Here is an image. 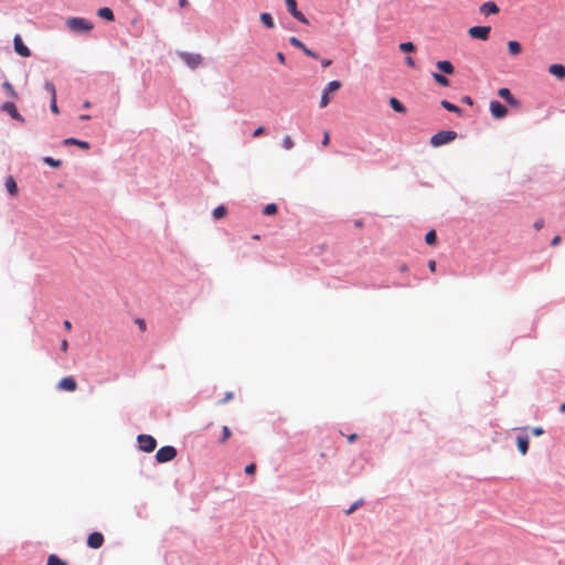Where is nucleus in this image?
Listing matches in <instances>:
<instances>
[{
	"label": "nucleus",
	"mask_w": 565,
	"mask_h": 565,
	"mask_svg": "<svg viewBox=\"0 0 565 565\" xmlns=\"http://www.w3.org/2000/svg\"><path fill=\"white\" fill-rule=\"evenodd\" d=\"M461 100L469 106L473 105V100L470 96H463Z\"/></svg>",
	"instance_id": "obj_44"
},
{
	"label": "nucleus",
	"mask_w": 565,
	"mask_h": 565,
	"mask_svg": "<svg viewBox=\"0 0 565 565\" xmlns=\"http://www.w3.org/2000/svg\"><path fill=\"white\" fill-rule=\"evenodd\" d=\"M57 388L61 391L75 392L77 388V383L74 377L66 376L58 382Z\"/></svg>",
	"instance_id": "obj_10"
},
{
	"label": "nucleus",
	"mask_w": 565,
	"mask_h": 565,
	"mask_svg": "<svg viewBox=\"0 0 565 565\" xmlns=\"http://www.w3.org/2000/svg\"><path fill=\"white\" fill-rule=\"evenodd\" d=\"M253 238L254 239H259V236L258 235H254Z\"/></svg>",
	"instance_id": "obj_61"
},
{
	"label": "nucleus",
	"mask_w": 565,
	"mask_h": 565,
	"mask_svg": "<svg viewBox=\"0 0 565 565\" xmlns=\"http://www.w3.org/2000/svg\"><path fill=\"white\" fill-rule=\"evenodd\" d=\"M559 243H561V236L557 235V236L553 237L551 245L557 246Z\"/></svg>",
	"instance_id": "obj_46"
},
{
	"label": "nucleus",
	"mask_w": 565,
	"mask_h": 565,
	"mask_svg": "<svg viewBox=\"0 0 565 565\" xmlns=\"http://www.w3.org/2000/svg\"><path fill=\"white\" fill-rule=\"evenodd\" d=\"M232 397H233V394H232V393H227V394H226V397L224 398V401H223V402H227V401H230Z\"/></svg>",
	"instance_id": "obj_57"
},
{
	"label": "nucleus",
	"mask_w": 565,
	"mask_h": 565,
	"mask_svg": "<svg viewBox=\"0 0 565 565\" xmlns=\"http://www.w3.org/2000/svg\"><path fill=\"white\" fill-rule=\"evenodd\" d=\"M561 412H565V402L561 405Z\"/></svg>",
	"instance_id": "obj_60"
},
{
	"label": "nucleus",
	"mask_w": 565,
	"mask_h": 565,
	"mask_svg": "<svg viewBox=\"0 0 565 565\" xmlns=\"http://www.w3.org/2000/svg\"><path fill=\"white\" fill-rule=\"evenodd\" d=\"M177 449L173 446H164L157 451L156 459L159 462H168L173 460L177 457Z\"/></svg>",
	"instance_id": "obj_4"
},
{
	"label": "nucleus",
	"mask_w": 565,
	"mask_h": 565,
	"mask_svg": "<svg viewBox=\"0 0 565 565\" xmlns=\"http://www.w3.org/2000/svg\"><path fill=\"white\" fill-rule=\"evenodd\" d=\"M456 137H457V132L456 131H452V130H441V131L435 134L431 137L430 143L434 147H440V146H444L446 143L451 142L452 140L456 139Z\"/></svg>",
	"instance_id": "obj_1"
},
{
	"label": "nucleus",
	"mask_w": 565,
	"mask_h": 565,
	"mask_svg": "<svg viewBox=\"0 0 565 565\" xmlns=\"http://www.w3.org/2000/svg\"><path fill=\"white\" fill-rule=\"evenodd\" d=\"M329 142H330V136H329V132L326 131L324 135H323L322 145L323 146H328Z\"/></svg>",
	"instance_id": "obj_43"
},
{
	"label": "nucleus",
	"mask_w": 565,
	"mask_h": 565,
	"mask_svg": "<svg viewBox=\"0 0 565 565\" xmlns=\"http://www.w3.org/2000/svg\"><path fill=\"white\" fill-rule=\"evenodd\" d=\"M363 501L362 500H359L356 502H354L347 511H345V514L349 515L351 514L353 511H355L360 505H362Z\"/></svg>",
	"instance_id": "obj_38"
},
{
	"label": "nucleus",
	"mask_w": 565,
	"mask_h": 565,
	"mask_svg": "<svg viewBox=\"0 0 565 565\" xmlns=\"http://www.w3.org/2000/svg\"><path fill=\"white\" fill-rule=\"evenodd\" d=\"M286 6L289 11V13L299 22L308 24L309 21L307 18L297 9V1L296 0H286Z\"/></svg>",
	"instance_id": "obj_7"
},
{
	"label": "nucleus",
	"mask_w": 565,
	"mask_h": 565,
	"mask_svg": "<svg viewBox=\"0 0 565 565\" xmlns=\"http://www.w3.org/2000/svg\"><path fill=\"white\" fill-rule=\"evenodd\" d=\"M499 11V7L492 1L484 2L479 7V12L483 15L497 14Z\"/></svg>",
	"instance_id": "obj_14"
},
{
	"label": "nucleus",
	"mask_w": 565,
	"mask_h": 565,
	"mask_svg": "<svg viewBox=\"0 0 565 565\" xmlns=\"http://www.w3.org/2000/svg\"><path fill=\"white\" fill-rule=\"evenodd\" d=\"M548 72L556 76L558 79H562L565 77V67L562 64H552L548 67Z\"/></svg>",
	"instance_id": "obj_17"
},
{
	"label": "nucleus",
	"mask_w": 565,
	"mask_h": 565,
	"mask_svg": "<svg viewBox=\"0 0 565 565\" xmlns=\"http://www.w3.org/2000/svg\"><path fill=\"white\" fill-rule=\"evenodd\" d=\"M289 43L294 45L295 47H298L303 51V53L312 58H318V55L312 52L310 49H308L299 39L296 36H291L289 39Z\"/></svg>",
	"instance_id": "obj_15"
},
{
	"label": "nucleus",
	"mask_w": 565,
	"mask_h": 565,
	"mask_svg": "<svg viewBox=\"0 0 565 565\" xmlns=\"http://www.w3.org/2000/svg\"><path fill=\"white\" fill-rule=\"evenodd\" d=\"M356 435L355 434H351L349 437H348V440L349 443H353L355 439H356Z\"/></svg>",
	"instance_id": "obj_54"
},
{
	"label": "nucleus",
	"mask_w": 565,
	"mask_h": 565,
	"mask_svg": "<svg viewBox=\"0 0 565 565\" xmlns=\"http://www.w3.org/2000/svg\"><path fill=\"white\" fill-rule=\"evenodd\" d=\"M104 544V536L99 532H93L87 537V545L90 548H99Z\"/></svg>",
	"instance_id": "obj_13"
},
{
	"label": "nucleus",
	"mask_w": 565,
	"mask_h": 565,
	"mask_svg": "<svg viewBox=\"0 0 565 565\" xmlns=\"http://www.w3.org/2000/svg\"><path fill=\"white\" fill-rule=\"evenodd\" d=\"M259 19L262 23L267 26L268 29L275 28V22L270 13L264 12L260 13Z\"/></svg>",
	"instance_id": "obj_24"
},
{
	"label": "nucleus",
	"mask_w": 565,
	"mask_h": 565,
	"mask_svg": "<svg viewBox=\"0 0 565 565\" xmlns=\"http://www.w3.org/2000/svg\"><path fill=\"white\" fill-rule=\"evenodd\" d=\"M63 326H64V328H65L67 331H70V330L72 329V323H71L68 320H65V321L63 322Z\"/></svg>",
	"instance_id": "obj_52"
},
{
	"label": "nucleus",
	"mask_w": 565,
	"mask_h": 565,
	"mask_svg": "<svg viewBox=\"0 0 565 565\" xmlns=\"http://www.w3.org/2000/svg\"><path fill=\"white\" fill-rule=\"evenodd\" d=\"M263 213L265 215H274V214H276L277 213V205L275 203L267 204L264 207Z\"/></svg>",
	"instance_id": "obj_33"
},
{
	"label": "nucleus",
	"mask_w": 565,
	"mask_h": 565,
	"mask_svg": "<svg viewBox=\"0 0 565 565\" xmlns=\"http://www.w3.org/2000/svg\"><path fill=\"white\" fill-rule=\"evenodd\" d=\"M67 26L74 32H88L93 29V24L84 18L68 19Z\"/></svg>",
	"instance_id": "obj_2"
},
{
	"label": "nucleus",
	"mask_w": 565,
	"mask_h": 565,
	"mask_svg": "<svg viewBox=\"0 0 565 565\" xmlns=\"http://www.w3.org/2000/svg\"><path fill=\"white\" fill-rule=\"evenodd\" d=\"M399 270L401 271H406L407 270V266L405 264L401 265Z\"/></svg>",
	"instance_id": "obj_58"
},
{
	"label": "nucleus",
	"mask_w": 565,
	"mask_h": 565,
	"mask_svg": "<svg viewBox=\"0 0 565 565\" xmlns=\"http://www.w3.org/2000/svg\"><path fill=\"white\" fill-rule=\"evenodd\" d=\"M265 132V128L263 126L256 128L253 132V137H259Z\"/></svg>",
	"instance_id": "obj_41"
},
{
	"label": "nucleus",
	"mask_w": 565,
	"mask_h": 565,
	"mask_svg": "<svg viewBox=\"0 0 565 565\" xmlns=\"http://www.w3.org/2000/svg\"><path fill=\"white\" fill-rule=\"evenodd\" d=\"M98 15L107 21H114L115 15L110 8L104 7L98 10Z\"/></svg>",
	"instance_id": "obj_23"
},
{
	"label": "nucleus",
	"mask_w": 565,
	"mask_h": 565,
	"mask_svg": "<svg viewBox=\"0 0 565 565\" xmlns=\"http://www.w3.org/2000/svg\"><path fill=\"white\" fill-rule=\"evenodd\" d=\"M232 436V433L227 426H223L222 428V438L220 439L221 444H224L230 437Z\"/></svg>",
	"instance_id": "obj_35"
},
{
	"label": "nucleus",
	"mask_w": 565,
	"mask_h": 565,
	"mask_svg": "<svg viewBox=\"0 0 565 565\" xmlns=\"http://www.w3.org/2000/svg\"><path fill=\"white\" fill-rule=\"evenodd\" d=\"M399 50L402 52H414L415 45L412 42H403L399 44Z\"/></svg>",
	"instance_id": "obj_34"
},
{
	"label": "nucleus",
	"mask_w": 565,
	"mask_h": 565,
	"mask_svg": "<svg viewBox=\"0 0 565 565\" xmlns=\"http://www.w3.org/2000/svg\"><path fill=\"white\" fill-rule=\"evenodd\" d=\"M1 110L8 113L13 119L23 122L24 118L19 114L13 103L7 102L1 106Z\"/></svg>",
	"instance_id": "obj_12"
},
{
	"label": "nucleus",
	"mask_w": 565,
	"mask_h": 565,
	"mask_svg": "<svg viewBox=\"0 0 565 565\" xmlns=\"http://www.w3.org/2000/svg\"><path fill=\"white\" fill-rule=\"evenodd\" d=\"M428 267L430 269V271H435L436 270V262L435 260H429L428 262Z\"/></svg>",
	"instance_id": "obj_49"
},
{
	"label": "nucleus",
	"mask_w": 565,
	"mask_h": 565,
	"mask_svg": "<svg viewBox=\"0 0 565 565\" xmlns=\"http://www.w3.org/2000/svg\"><path fill=\"white\" fill-rule=\"evenodd\" d=\"M2 87L6 89V92L8 93V95L11 97V98H17L18 97V94L17 92L14 90L13 86L11 85V83L9 82H4Z\"/></svg>",
	"instance_id": "obj_30"
},
{
	"label": "nucleus",
	"mask_w": 565,
	"mask_h": 565,
	"mask_svg": "<svg viewBox=\"0 0 565 565\" xmlns=\"http://www.w3.org/2000/svg\"><path fill=\"white\" fill-rule=\"evenodd\" d=\"M180 57L191 68L198 67L201 64V62H202V57H201L200 54L182 52V53H180Z\"/></svg>",
	"instance_id": "obj_8"
},
{
	"label": "nucleus",
	"mask_w": 565,
	"mask_h": 565,
	"mask_svg": "<svg viewBox=\"0 0 565 565\" xmlns=\"http://www.w3.org/2000/svg\"><path fill=\"white\" fill-rule=\"evenodd\" d=\"M331 63H332V62H331V60H323V61L321 62V64H322V66H323V67H328V66H330V65H331Z\"/></svg>",
	"instance_id": "obj_53"
},
{
	"label": "nucleus",
	"mask_w": 565,
	"mask_h": 565,
	"mask_svg": "<svg viewBox=\"0 0 565 565\" xmlns=\"http://www.w3.org/2000/svg\"><path fill=\"white\" fill-rule=\"evenodd\" d=\"M405 61H406V64H407L408 66H411V67H414V66H415V62H414L413 57L407 56V57L405 58Z\"/></svg>",
	"instance_id": "obj_48"
},
{
	"label": "nucleus",
	"mask_w": 565,
	"mask_h": 565,
	"mask_svg": "<svg viewBox=\"0 0 565 565\" xmlns=\"http://www.w3.org/2000/svg\"><path fill=\"white\" fill-rule=\"evenodd\" d=\"M67 349H68V342H67V340H62V342H61V350H62L63 352H66V351H67Z\"/></svg>",
	"instance_id": "obj_45"
},
{
	"label": "nucleus",
	"mask_w": 565,
	"mask_h": 565,
	"mask_svg": "<svg viewBox=\"0 0 565 565\" xmlns=\"http://www.w3.org/2000/svg\"><path fill=\"white\" fill-rule=\"evenodd\" d=\"M518 449L522 455H525L529 449V438L519 436L516 438Z\"/></svg>",
	"instance_id": "obj_22"
},
{
	"label": "nucleus",
	"mask_w": 565,
	"mask_h": 565,
	"mask_svg": "<svg viewBox=\"0 0 565 565\" xmlns=\"http://www.w3.org/2000/svg\"><path fill=\"white\" fill-rule=\"evenodd\" d=\"M282 147L286 149V150H290L292 149L294 147V141L291 139L290 136H286L284 139H282Z\"/></svg>",
	"instance_id": "obj_36"
},
{
	"label": "nucleus",
	"mask_w": 565,
	"mask_h": 565,
	"mask_svg": "<svg viewBox=\"0 0 565 565\" xmlns=\"http://www.w3.org/2000/svg\"><path fill=\"white\" fill-rule=\"evenodd\" d=\"M63 143L64 145H75L85 150L89 149V147H90L87 141H82L76 138H66V139H64Z\"/></svg>",
	"instance_id": "obj_21"
},
{
	"label": "nucleus",
	"mask_w": 565,
	"mask_h": 565,
	"mask_svg": "<svg viewBox=\"0 0 565 565\" xmlns=\"http://www.w3.org/2000/svg\"><path fill=\"white\" fill-rule=\"evenodd\" d=\"M137 323L142 331L146 329V323L143 320L139 319L137 320Z\"/></svg>",
	"instance_id": "obj_51"
},
{
	"label": "nucleus",
	"mask_w": 565,
	"mask_h": 565,
	"mask_svg": "<svg viewBox=\"0 0 565 565\" xmlns=\"http://www.w3.org/2000/svg\"><path fill=\"white\" fill-rule=\"evenodd\" d=\"M437 241V235H436V232L434 230L429 231L426 235H425V242L428 244V245H433L435 244Z\"/></svg>",
	"instance_id": "obj_32"
},
{
	"label": "nucleus",
	"mask_w": 565,
	"mask_h": 565,
	"mask_svg": "<svg viewBox=\"0 0 565 565\" xmlns=\"http://www.w3.org/2000/svg\"><path fill=\"white\" fill-rule=\"evenodd\" d=\"M390 105L397 113L404 114L406 111L405 106L395 97L390 98Z\"/></svg>",
	"instance_id": "obj_25"
},
{
	"label": "nucleus",
	"mask_w": 565,
	"mask_h": 565,
	"mask_svg": "<svg viewBox=\"0 0 565 565\" xmlns=\"http://www.w3.org/2000/svg\"><path fill=\"white\" fill-rule=\"evenodd\" d=\"M45 89L50 93L51 98L56 97V89L53 83L46 82L44 85Z\"/></svg>",
	"instance_id": "obj_37"
},
{
	"label": "nucleus",
	"mask_w": 565,
	"mask_h": 565,
	"mask_svg": "<svg viewBox=\"0 0 565 565\" xmlns=\"http://www.w3.org/2000/svg\"><path fill=\"white\" fill-rule=\"evenodd\" d=\"M89 118H90V116H89V115H81V116H79V119H81V120H88Z\"/></svg>",
	"instance_id": "obj_56"
},
{
	"label": "nucleus",
	"mask_w": 565,
	"mask_h": 565,
	"mask_svg": "<svg viewBox=\"0 0 565 565\" xmlns=\"http://www.w3.org/2000/svg\"><path fill=\"white\" fill-rule=\"evenodd\" d=\"M544 227V220L543 218H540L537 220L535 223H534V228L536 231H540Z\"/></svg>",
	"instance_id": "obj_42"
},
{
	"label": "nucleus",
	"mask_w": 565,
	"mask_h": 565,
	"mask_svg": "<svg viewBox=\"0 0 565 565\" xmlns=\"http://www.w3.org/2000/svg\"><path fill=\"white\" fill-rule=\"evenodd\" d=\"M341 87V83L339 81H331L327 87L324 88L322 95H321V98H320V104L319 106L321 108H324L329 105V103L331 102V97L330 95L332 93H335L337 90H339Z\"/></svg>",
	"instance_id": "obj_3"
},
{
	"label": "nucleus",
	"mask_w": 565,
	"mask_h": 565,
	"mask_svg": "<svg viewBox=\"0 0 565 565\" xmlns=\"http://www.w3.org/2000/svg\"><path fill=\"white\" fill-rule=\"evenodd\" d=\"M50 108H51V110H52L54 114H58V113H60L58 107H57V104H56V97H52V98H51Z\"/></svg>",
	"instance_id": "obj_39"
},
{
	"label": "nucleus",
	"mask_w": 565,
	"mask_h": 565,
	"mask_svg": "<svg viewBox=\"0 0 565 565\" xmlns=\"http://www.w3.org/2000/svg\"><path fill=\"white\" fill-rule=\"evenodd\" d=\"M431 76L435 79V82L437 84H439L440 86L448 87L450 85L449 79L446 76H444L443 74L433 73Z\"/></svg>",
	"instance_id": "obj_27"
},
{
	"label": "nucleus",
	"mask_w": 565,
	"mask_h": 565,
	"mask_svg": "<svg viewBox=\"0 0 565 565\" xmlns=\"http://www.w3.org/2000/svg\"><path fill=\"white\" fill-rule=\"evenodd\" d=\"M84 107H85V108H89V107H90V103H89L88 100H86V102L84 103Z\"/></svg>",
	"instance_id": "obj_59"
},
{
	"label": "nucleus",
	"mask_w": 565,
	"mask_h": 565,
	"mask_svg": "<svg viewBox=\"0 0 565 565\" xmlns=\"http://www.w3.org/2000/svg\"><path fill=\"white\" fill-rule=\"evenodd\" d=\"M47 565H67V563L61 559L57 555L51 554L47 558Z\"/></svg>",
	"instance_id": "obj_29"
},
{
	"label": "nucleus",
	"mask_w": 565,
	"mask_h": 565,
	"mask_svg": "<svg viewBox=\"0 0 565 565\" xmlns=\"http://www.w3.org/2000/svg\"><path fill=\"white\" fill-rule=\"evenodd\" d=\"M255 471H256V465H255V463H249V465H247V466H246V468H245V472H246L247 475H254V473H255Z\"/></svg>",
	"instance_id": "obj_40"
},
{
	"label": "nucleus",
	"mask_w": 565,
	"mask_h": 565,
	"mask_svg": "<svg viewBox=\"0 0 565 565\" xmlns=\"http://www.w3.org/2000/svg\"><path fill=\"white\" fill-rule=\"evenodd\" d=\"M139 449L145 452H151L157 446L156 439L150 435H139L138 438Z\"/></svg>",
	"instance_id": "obj_5"
},
{
	"label": "nucleus",
	"mask_w": 565,
	"mask_h": 565,
	"mask_svg": "<svg viewBox=\"0 0 565 565\" xmlns=\"http://www.w3.org/2000/svg\"><path fill=\"white\" fill-rule=\"evenodd\" d=\"M490 111L495 119L504 118L508 114L507 107L498 100L490 103Z\"/></svg>",
	"instance_id": "obj_9"
},
{
	"label": "nucleus",
	"mask_w": 565,
	"mask_h": 565,
	"mask_svg": "<svg viewBox=\"0 0 565 565\" xmlns=\"http://www.w3.org/2000/svg\"><path fill=\"white\" fill-rule=\"evenodd\" d=\"M13 42L14 50L19 55L23 57H29L31 55L30 49L23 43L20 35H15Z\"/></svg>",
	"instance_id": "obj_11"
},
{
	"label": "nucleus",
	"mask_w": 565,
	"mask_h": 565,
	"mask_svg": "<svg viewBox=\"0 0 565 565\" xmlns=\"http://www.w3.org/2000/svg\"><path fill=\"white\" fill-rule=\"evenodd\" d=\"M43 161L52 168H60L62 166L61 160L54 159L52 157H45Z\"/></svg>",
	"instance_id": "obj_31"
},
{
	"label": "nucleus",
	"mask_w": 565,
	"mask_h": 565,
	"mask_svg": "<svg viewBox=\"0 0 565 565\" xmlns=\"http://www.w3.org/2000/svg\"><path fill=\"white\" fill-rule=\"evenodd\" d=\"M490 32H491V28L486 26V25L471 26L468 30V34L472 39H478V40H482V41H487L489 39Z\"/></svg>",
	"instance_id": "obj_6"
},
{
	"label": "nucleus",
	"mask_w": 565,
	"mask_h": 565,
	"mask_svg": "<svg viewBox=\"0 0 565 565\" xmlns=\"http://www.w3.org/2000/svg\"><path fill=\"white\" fill-rule=\"evenodd\" d=\"M498 95L503 98L507 103H509L510 105H515L516 104V99L513 97V95L511 94L510 89L509 88H500L498 90Z\"/></svg>",
	"instance_id": "obj_18"
},
{
	"label": "nucleus",
	"mask_w": 565,
	"mask_h": 565,
	"mask_svg": "<svg viewBox=\"0 0 565 565\" xmlns=\"http://www.w3.org/2000/svg\"><path fill=\"white\" fill-rule=\"evenodd\" d=\"M6 188H7V191L12 195V196H15L19 192L18 190V185H17V182L15 180L13 179V177H8L7 180H6Z\"/></svg>",
	"instance_id": "obj_20"
},
{
	"label": "nucleus",
	"mask_w": 565,
	"mask_h": 565,
	"mask_svg": "<svg viewBox=\"0 0 565 565\" xmlns=\"http://www.w3.org/2000/svg\"><path fill=\"white\" fill-rule=\"evenodd\" d=\"M436 67L444 74H452L455 72V67L449 61H438L436 63Z\"/></svg>",
	"instance_id": "obj_16"
},
{
	"label": "nucleus",
	"mask_w": 565,
	"mask_h": 565,
	"mask_svg": "<svg viewBox=\"0 0 565 565\" xmlns=\"http://www.w3.org/2000/svg\"><path fill=\"white\" fill-rule=\"evenodd\" d=\"M277 60H278L281 64H285V63H286L285 55H284L281 52H278V53H277Z\"/></svg>",
	"instance_id": "obj_47"
},
{
	"label": "nucleus",
	"mask_w": 565,
	"mask_h": 565,
	"mask_svg": "<svg viewBox=\"0 0 565 565\" xmlns=\"http://www.w3.org/2000/svg\"><path fill=\"white\" fill-rule=\"evenodd\" d=\"M440 105L448 111L455 113L457 115H461L462 110L458 106L449 103L448 100H441Z\"/></svg>",
	"instance_id": "obj_26"
},
{
	"label": "nucleus",
	"mask_w": 565,
	"mask_h": 565,
	"mask_svg": "<svg viewBox=\"0 0 565 565\" xmlns=\"http://www.w3.org/2000/svg\"><path fill=\"white\" fill-rule=\"evenodd\" d=\"M188 3H189L188 0H179L180 7H186Z\"/></svg>",
	"instance_id": "obj_55"
},
{
	"label": "nucleus",
	"mask_w": 565,
	"mask_h": 565,
	"mask_svg": "<svg viewBox=\"0 0 565 565\" xmlns=\"http://www.w3.org/2000/svg\"><path fill=\"white\" fill-rule=\"evenodd\" d=\"M227 214V209L224 205H220L213 210V217L220 220Z\"/></svg>",
	"instance_id": "obj_28"
},
{
	"label": "nucleus",
	"mask_w": 565,
	"mask_h": 565,
	"mask_svg": "<svg viewBox=\"0 0 565 565\" xmlns=\"http://www.w3.org/2000/svg\"><path fill=\"white\" fill-rule=\"evenodd\" d=\"M508 50L512 56H516L522 52V45L520 44V42L511 40L508 42Z\"/></svg>",
	"instance_id": "obj_19"
},
{
	"label": "nucleus",
	"mask_w": 565,
	"mask_h": 565,
	"mask_svg": "<svg viewBox=\"0 0 565 565\" xmlns=\"http://www.w3.org/2000/svg\"><path fill=\"white\" fill-rule=\"evenodd\" d=\"M533 434H534L535 436H540V435H542V434H543V429H542L541 427H535V428L533 429Z\"/></svg>",
	"instance_id": "obj_50"
}]
</instances>
